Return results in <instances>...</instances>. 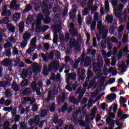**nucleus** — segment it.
<instances>
[{
  "label": "nucleus",
  "instance_id": "obj_1",
  "mask_svg": "<svg viewBox=\"0 0 129 129\" xmlns=\"http://www.w3.org/2000/svg\"><path fill=\"white\" fill-rule=\"evenodd\" d=\"M123 9V5L122 4H120L114 10V14L116 18H119V23H120V24L123 23V19L121 17V16H122Z\"/></svg>",
  "mask_w": 129,
  "mask_h": 129
},
{
  "label": "nucleus",
  "instance_id": "obj_2",
  "mask_svg": "<svg viewBox=\"0 0 129 129\" xmlns=\"http://www.w3.org/2000/svg\"><path fill=\"white\" fill-rule=\"evenodd\" d=\"M70 48H74L75 47V48L77 51L80 50V44H79V42L76 40L74 36H72L70 39Z\"/></svg>",
  "mask_w": 129,
  "mask_h": 129
},
{
  "label": "nucleus",
  "instance_id": "obj_3",
  "mask_svg": "<svg viewBox=\"0 0 129 129\" xmlns=\"http://www.w3.org/2000/svg\"><path fill=\"white\" fill-rule=\"evenodd\" d=\"M105 29V27L104 26L97 25V30L99 31V34L101 35L102 34V39L103 40H104L106 38L107 34H108V30Z\"/></svg>",
  "mask_w": 129,
  "mask_h": 129
},
{
  "label": "nucleus",
  "instance_id": "obj_4",
  "mask_svg": "<svg viewBox=\"0 0 129 129\" xmlns=\"http://www.w3.org/2000/svg\"><path fill=\"white\" fill-rule=\"evenodd\" d=\"M60 68V64L56 62H51L48 66V72H52L53 69V72H57Z\"/></svg>",
  "mask_w": 129,
  "mask_h": 129
},
{
  "label": "nucleus",
  "instance_id": "obj_5",
  "mask_svg": "<svg viewBox=\"0 0 129 129\" xmlns=\"http://www.w3.org/2000/svg\"><path fill=\"white\" fill-rule=\"evenodd\" d=\"M52 27H53V30H55L56 31L54 32L53 33V39L56 40V41H57V40H58V35L57 34V33H58V32H59V31L61 30L59 29H61V25L55 24L53 25Z\"/></svg>",
  "mask_w": 129,
  "mask_h": 129
},
{
  "label": "nucleus",
  "instance_id": "obj_6",
  "mask_svg": "<svg viewBox=\"0 0 129 129\" xmlns=\"http://www.w3.org/2000/svg\"><path fill=\"white\" fill-rule=\"evenodd\" d=\"M70 27L71 29H69V33L71 36H78V31H77L74 27H75V25L74 23H71L70 24Z\"/></svg>",
  "mask_w": 129,
  "mask_h": 129
},
{
  "label": "nucleus",
  "instance_id": "obj_7",
  "mask_svg": "<svg viewBox=\"0 0 129 129\" xmlns=\"http://www.w3.org/2000/svg\"><path fill=\"white\" fill-rule=\"evenodd\" d=\"M96 21H98V14L95 13L94 15V20L92 22L91 25V31H94L95 30V27H96Z\"/></svg>",
  "mask_w": 129,
  "mask_h": 129
},
{
  "label": "nucleus",
  "instance_id": "obj_8",
  "mask_svg": "<svg viewBox=\"0 0 129 129\" xmlns=\"http://www.w3.org/2000/svg\"><path fill=\"white\" fill-rule=\"evenodd\" d=\"M51 75L52 77L50 78L51 79V80H52V81H55V82H59V81L61 80V75L60 74L58 73L56 74H56H55V73H52Z\"/></svg>",
  "mask_w": 129,
  "mask_h": 129
},
{
  "label": "nucleus",
  "instance_id": "obj_9",
  "mask_svg": "<svg viewBox=\"0 0 129 129\" xmlns=\"http://www.w3.org/2000/svg\"><path fill=\"white\" fill-rule=\"evenodd\" d=\"M28 77H31L32 75V71H31V69L28 70V71L26 70H23L22 72V78L23 79H26L27 78V76Z\"/></svg>",
  "mask_w": 129,
  "mask_h": 129
},
{
  "label": "nucleus",
  "instance_id": "obj_10",
  "mask_svg": "<svg viewBox=\"0 0 129 129\" xmlns=\"http://www.w3.org/2000/svg\"><path fill=\"white\" fill-rule=\"evenodd\" d=\"M66 100V95L65 93H62L61 96H59L57 99V104L60 105L62 103H64Z\"/></svg>",
  "mask_w": 129,
  "mask_h": 129
},
{
  "label": "nucleus",
  "instance_id": "obj_11",
  "mask_svg": "<svg viewBox=\"0 0 129 129\" xmlns=\"http://www.w3.org/2000/svg\"><path fill=\"white\" fill-rule=\"evenodd\" d=\"M32 71L33 73H35L36 74H38V73H40L41 71H42V67L40 66H33Z\"/></svg>",
  "mask_w": 129,
  "mask_h": 129
},
{
  "label": "nucleus",
  "instance_id": "obj_12",
  "mask_svg": "<svg viewBox=\"0 0 129 129\" xmlns=\"http://www.w3.org/2000/svg\"><path fill=\"white\" fill-rule=\"evenodd\" d=\"M1 64L3 65V66L9 67V66L12 64V60L10 59V58H6L2 61Z\"/></svg>",
  "mask_w": 129,
  "mask_h": 129
},
{
  "label": "nucleus",
  "instance_id": "obj_13",
  "mask_svg": "<svg viewBox=\"0 0 129 129\" xmlns=\"http://www.w3.org/2000/svg\"><path fill=\"white\" fill-rule=\"evenodd\" d=\"M35 6H34V10L36 12H38L39 11L40 8H41V1L39 0H35Z\"/></svg>",
  "mask_w": 129,
  "mask_h": 129
},
{
  "label": "nucleus",
  "instance_id": "obj_14",
  "mask_svg": "<svg viewBox=\"0 0 129 129\" xmlns=\"http://www.w3.org/2000/svg\"><path fill=\"white\" fill-rule=\"evenodd\" d=\"M20 19H21V14L19 13H16L14 14L12 17V20H13L14 22H15V23L19 22Z\"/></svg>",
  "mask_w": 129,
  "mask_h": 129
},
{
  "label": "nucleus",
  "instance_id": "obj_15",
  "mask_svg": "<svg viewBox=\"0 0 129 129\" xmlns=\"http://www.w3.org/2000/svg\"><path fill=\"white\" fill-rule=\"evenodd\" d=\"M70 101L72 103H74V104H77L78 105L79 103H80V99L77 100L75 97L73 96L70 98Z\"/></svg>",
  "mask_w": 129,
  "mask_h": 129
},
{
  "label": "nucleus",
  "instance_id": "obj_16",
  "mask_svg": "<svg viewBox=\"0 0 129 129\" xmlns=\"http://www.w3.org/2000/svg\"><path fill=\"white\" fill-rule=\"evenodd\" d=\"M107 99L108 100H111L110 102L112 101V100H114V99H116V94H111L110 95H108L106 96Z\"/></svg>",
  "mask_w": 129,
  "mask_h": 129
},
{
  "label": "nucleus",
  "instance_id": "obj_17",
  "mask_svg": "<svg viewBox=\"0 0 129 129\" xmlns=\"http://www.w3.org/2000/svg\"><path fill=\"white\" fill-rule=\"evenodd\" d=\"M25 101L30 102V104L33 105L35 102H36V99L35 98H32L31 97H28L25 99Z\"/></svg>",
  "mask_w": 129,
  "mask_h": 129
},
{
  "label": "nucleus",
  "instance_id": "obj_18",
  "mask_svg": "<svg viewBox=\"0 0 129 129\" xmlns=\"http://www.w3.org/2000/svg\"><path fill=\"white\" fill-rule=\"evenodd\" d=\"M23 38L25 41H29L31 39V33L25 32L23 36Z\"/></svg>",
  "mask_w": 129,
  "mask_h": 129
},
{
  "label": "nucleus",
  "instance_id": "obj_19",
  "mask_svg": "<svg viewBox=\"0 0 129 129\" xmlns=\"http://www.w3.org/2000/svg\"><path fill=\"white\" fill-rule=\"evenodd\" d=\"M33 21H34V17L33 16L29 15L26 22V25H31L32 23L33 22Z\"/></svg>",
  "mask_w": 129,
  "mask_h": 129
},
{
  "label": "nucleus",
  "instance_id": "obj_20",
  "mask_svg": "<svg viewBox=\"0 0 129 129\" xmlns=\"http://www.w3.org/2000/svg\"><path fill=\"white\" fill-rule=\"evenodd\" d=\"M79 112H81V110H77L73 113L72 115V119H73V120H76V119H77V117H78V115H79Z\"/></svg>",
  "mask_w": 129,
  "mask_h": 129
},
{
  "label": "nucleus",
  "instance_id": "obj_21",
  "mask_svg": "<svg viewBox=\"0 0 129 129\" xmlns=\"http://www.w3.org/2000/svg\"><path fill=\"white\" fill-rule=\"evenodd\" d=\"M106 21L108 24H112L113 22V18L110 15H108L106 17Z\"/></svg>",
  "mask_w": 129,
  "mask_h": 129
},
{
  "label": "nucleus",
  "instance_id": "obj_22",
  "mask_svg": "<svg viewBox=\"0 0 129 129\" xmlns=\"http://www.w3.org/2000/svg\"><path fill=\"white\" fill-rule=\"evenodd\" d=\"M28 84H29V80L24 79L20 84V85L22 87H25V86H28Z\"/></svg>",
  "mask_w": 129,
  "mask_h": 129
},
{
  "label": "nucleus",
  "instance_id": "obj_23",
  "mask_svg": "<svg viewBox=\"0 0 129 129\" xmlns=\"http://www.w3.org/2000/svg\"><path fill=\"white\" fill-rule=\"evenodd\" d=\"M8 27L9 31L11 32V33H15V32H16V27L14 26L13 24L12 23L10 24Z\"/></svg>",
  "mask_w": 129,
  "mask_h": 129
},
{
  "label": "nucleus",
  "instance_id": "obj_24",
  "mask_svg": "<svg viewBox=\"0 0 129 129\" xmlns=\"http://www.w3.org/2000/svg\"><path fill=\"white\" fill-rule=\"evenodd\" d=\"M19 32L21 34H23V32H24V29H25V23H24L23 22L20 23L19 25Z\"/></svg>",
  "mask_w": 129,
  "mask_h": 129
},
{
  "label": "nucleus",
  "instance_id": "obj_25",
  "mask_svg": "<svg viewBox=\"0 0 129 129\" xmlns=\"http://www.w3.org/2000/svg\"><path fill=\"white\" fill-rule=\"evenodd\" d=\"M126 68H127V67L125 65L122 66V64H121L119 67V70H121L120 73H124V72H126Z\"/></svg>",
  "mask_w": 129,
  "mask_h": 129
},
{
  "label": "nucleus",
  "instance_id": "obj_26",
  "mask_svg": "<svg viewBox=\"0 0 129 129\" xmlns=\"http://www.w3.org/2000/svg\"><path fill=\"white\" fill-rule=\"evenodd\" d=\"M85 69H83L81 71V80L83 81L85 79L86 75H85Z\"/></svg>",
  "mask_w": 129,
  "mask_h": 129
},
{
  "label": "nucleus",
  "instance_id": "obj_27",
  "mask_svg": "<svg viewBox=\"0 0 129 129\" xmlns=\"http://www.w3.org/2000/svg\"><path fill=\"white\" fill-rule=\"evenodd\" d=\"M66 75H67V76H69L71 80H75V79H76V74L68 73V74H66Z\"/></svg>",
  "mask_w": 129,
  "mask_h": 129
},
{
  "label": "nucleus",
  "instance_id": "obj_28",
  "mask_svg": "<svg viewBox=\"0 0 129 129\" xmlns=\"http://www.w3.org/2000/svg\"><path fill=\"white\" fill-rule=\"evenodd\" d=\"M42 74L44 76H47L49 74V71H48V68L47 67H44L42 70Z\"/></svg>",
  "mask_w": 129,
  "mask_h": 129
},
{
  "label": "nucleus",
  "instance_id": "obj_29",
  "mask_svg": "<svg viewBox=\"0 0 129 129\" xmlns=\"http://www.w3.org/2000/svg\"><path fill=\"white\" fill-rule=\"evenodd\" d=\"M43 23L46 24H50L51 23V18L48 16H45L43 19Z\"/></svg>",
  "mask_w": 129,
  "mask_h": 129
},
{
  "label": "nucleus",
  "instance_id": "obj_30",
  "mask_svg": "<svg viewBox=\"0 0 129 129\" xmlns=\"http://www.w3.org/2000/svg\"><path fill=\"white\" fill-rule=\"evenodd\" d=\"M31 90L29 88H26L23 91V94L24 95H29L31 93Z\"/></svg>",
  "mask_w": 129,
  "mask_h": 129
},
{
  "label": "nucleus",
  "instance_id": "obj_31",
  "mask_svg": "<svg viewBox=\"0 0 129 129\" xmlns=\"http://www.w3.org/2000/svg\"><path fill=\"white\" fill-rule=\"evenodd\" d=\"M12 89L15 91V92H17L20 90V86L17 84H13L12 85Z\"/></svg>",
  "mask_w": 129,
  "mask_h": 129
},
{
  "label": "nucleus",
  "instance_id": "obj_32",
  "mask_svg": "<svg viewBox=\"0 0 129 129\" xmlns=\"http://www.w3.org/2000/svg\"><path fill=\"white\" fill-rule=\"evenodd\" d=\"M36 43L37 38H36V37H34L33 38H32L30 42V45L34 46V47H36V46H37Z\"/></svg>",
  "mask_w": 129,
  "mask_h": 129
},
{
  "label": "nucleus",
  "instance_id": "obj_33",
  "mask_svg": "<svg viewBox=\"0 0 129 129\" xmlns=\"http://www.w3.org/2000/svg\"><path fill=\"white\" fill-rule=\"evenodd\" d=\"M5 96L7 98H9V97H11V96H12V91L10 90V89H8L6 90Z\"/></svg>",
  "mask_w": 129,
  "mask_h": 129
},
{
  "label": "nucleus",
  "instance_id": "obj_34",
  "mask_svg": "<svg viewBox=\"0 0 129 129\" xmlns=\"http://www.w3.org/2000/svg\"><path fill=\"white\" fill-rule=\"evenodd\" d=\"M9 84H10V82L8 81L5 82V83L4 82H0V86L1 87H3L4 88H6V87H7V85Z\"/></svg>",
  "mask_w": 129,
  "mask_h": 129
},
{
  "label": "nucleus",
  "instance_id": "obj_35",
  "mask_svg": "<svg viewBox=\"0 0 129 129\" xmlns=\"http://www.w3.org/2000/svg\"><path fill=\"white\" fill-rule=\"evenodd\" d=\"M41 57L42 58V60L45 62H48L49 61V59L48 58V54H45L44 53H41Z\"/></svg>",
  "mask_w": 129,
  "mask_h": 129
},
{
  "label": "nucleus",
  "instance_id": "obj_36",
  "mask_svg": "<svg viewBox=\"0 0 129 129\" xmlns=\"http://www.w3.org/2000/svg\"><path fill=\"white\" fill-rule=\"evenodd\" d=\"M105 8L106 13H108L109 12V3L108 1L105 2Z\"/></svg>",
  "mask_w": 129,
  "mask_h": 129
},
{
  "label": "nucleus",
  "instance_id": "obj_37",
  "mask_svg": "<svg viewBox=\"0 0 129 129\" xmlns=\"http://www.w3.org/2000/svg\"><path fill=\"white\" fill-rule=\"evenodd\" d=\"M11 51V48H7L5 50V54L7 57H11V55H12Z\"/></svg>",
  "mask_w": 129,
  "mask_h": 129
},
{
  "label": "nucleus",
  "instance_id": "obj_38",
  "mask_svg": "<svg viewBox=\"0 0 129 129\" xmlns=\"http://www.w3.org/2000/svg\"><path fill=\"white\" fill-rule=\"evenodd\" d=\"M86 22L87 23V25H91V23H92V17H88L86 18Z\"/></svg>",
  "mask_w": 129,
  "mask_h": 129
},
{
  "label": "nucleus",
  "instance_id": "obj_39",
  "mask_svg": "<svg viewBox=\"0 0 129 129\" xmlns=\"http://www.w3.org/2000/svg\"><path fill=\"white\" fill-rule=\"evenodd\" d=\"M10 18L6 17L3 19L2 22L3 24H4L5 25H7V24H9L10 22Z\"/></svg>",
  "mask_w": 129,
  "mask_h": 129
},
{
  "label": "nucleus",
  "instance_id": "obj_40",
  "mask_svg": "<svg viewBox=\"0 0 129 129\" xmlns=\"http://www.w3.org/2000/svg\"><path fill=\"white\" fill-rule=\"evenodd\" d=\"M47 113H48L47 110L43 109L40 112V116L41 117H45L46 116V115H47Z\"/></svg>",
  "mask_w": 129,
  "mask_h": 129
},
{
  "label": "nucleus",
  "instance_id": "obj_41",
  "mask_svg": "<svg viewBox=\"0 0 129 129\" xmlns=\"http://www.w3.org/2000/svg\"><path fill=\"white\" fill-rule=\"evenodd\" d=\"M28 44V41L27 40H23L21 43V47L22 49H24Z\"/></svg>",
  "mask_w": 129,
  "mask_h": 129
},
{
  "label": "nucleus",
  "instance_id": "obj_42",
  "mask_svg": "<svg viewBox=\"0 0 129 129\" xmlns=\"http://www.w3.org/2000/svg\"><path fill=\"white\" fill-rule=\"evenodd\" d=\"M32 6L29 5H27L25 7V10L23 11L24 13H27L28 12H30L31 10H32Z\"/></svg>",
  "mask_w": 129,
  "mask_h": 129
},
{
  "label": "nucleus",
  "instance_id": "obj_43",
  "mask_svg": "<svg viewBox=\"0 0 129 129\" xmlns=\"http://www.w3.org/2000/svg\"><path fill=\"white\" fill-rule=\"evenodd\" d=\"M58 93V87L54 86L52 88V94L56 95Z\"/></svg>",
  "mask_w": 129,
  "mask_h": 129
},
{
  "label": "nucleus",
  "instance_id": "obj_44",
  "mask_svg": "<svg viewBox=\"0 0 129 129\" xmlns=\"http://www.w3.org/2000/svg\"><path fill=\"white\" fill-rule=\"evenodd\" d=\"M126 98L121 96L120 97L119 103L120 104H122V103H126Z\"/></svg>",
  "mask_w": 129,
  "mask_h": 129
},
{
  "label": "nucleus",
  "instance_id": "obj_45",
  "mask_svg": "<svg viewBox=\"0 0 129 129\" xmlns=\"http://www.w3.org/2000/svg\"><path fill=\"white\" fill-rule=\"evenodd\" d=\"M95 84V80H91L88 86V89H90L93 86V85H94Z\"/></svg>",
  "mask_w": 129,
  "mask_h": 129
},
{
  "label": "nucleus",
  "instance_id": "obj_46",
  "mask_svg": "<svg viewBox=\"0 0 129 129\" xmlns=\"http://www.w3.org/2000/svg\"><path fill=\"white\" fill-rule=\"evenodd\" d=\"M55 110H56V105H55V103H52L50 106V112H54Z\"/></svg>",
  "mask_w": 129,
  "mask_h": 129
},
{
  "label": "nucleus",
  "instance_id": "obj_47",
  "mask_svg": "<svg viewBox=\"0 0 129 129\" xmlns=\"http://www.w3.org/2000/svg\"><path fill=\"white\" fill-rule=\"evenodd\" d=\"M83 62H84L85 64H87V63L90 64V63H91V60L90 59V57L87 56Z\"/></svg>",
  "mask_w": 129,
  "mask_h": 129
},
{
  "label": "nucleus",
  "instance_id": "obj_48",
  "mask_svg": "<svg viewBox=\"0 0 129 129\" xmlns=\"http://www.w3.org/2000/svg\"><path fill=\"white\" fill-rule=\"evenodd\" d=\"M16 3L15 1H12L9 6L10 9H11V10H13V9H15V7H16Z\"/></svg>",
  "mask_w": 129,
  "mask_h": 129
},
{
  "label": "nucleus",
  "instance_id": "obj_49",
  "mask_svg": "<svg viewBox=\"0 0 129 129\" xmlns=\"http://www.w3.org/2000/svg\"><path fill=\"white\" fill-rule=\"evenodd\" d=\"M97 111V108H95V109L92 110L93 113L91 114V116H93V117L91 118V120H93L94 118H95V113H96V111ZM94 113V114H93Z\"/></svg>",
  "mask_w": 129,
  "mask_h": 129
},
{
  "label": "nucleus",
  "instance_id": "obj_50",
  "mask_svg": "<svg viewBox=\"0 0 129 129\" xmlns=\"http://www.w3.org/2000/svg\"><path fill=\"white\" fill-rule=\"evenodd\" d=\"M58 118H59V116H58V115H55L54 116L53 122L54 124H57V123H58V120L59 119Z\"/></svg>",
  "mask_w": 129,
  "mask_h": 129
},
{
  "label": "nucleus",
  "instance_id": "obj_51",
  "mask_svg": "<svg viewBox=\"0 0 129 129\" xmlns=\"http://www.w3.org/2000/svg\"><path fill=\"white\" fill-rule=\"evenodd\" d=\"M48 60H53L54 59V51H51L49 53V55H48Z\"/></svg>",
  "mask_w": 129,
  "mask_h": 129
},
{
  "label": "nucleus",
  "instance_id": "obj_52",
  "mask_svg": "<svg viewBox=\"0 0 129 129\" xmlns=\"http://www.w3.org/2000/svg\"><path fill=\"white\" fill-rule=\"evenodd\" d=\"M57 123H58L57 127H61V126H62V125L63 123V120L61 118H59L57 120Z\"/></svg>",
  "mask_w": 129,
  "mask_h": 129
},
{
  "label": "nucleus",
  "instance_id": "obj_53",
  "mask_svg": "<svg viewBox=\"0 0 129 129\" xmlns=\"http://www.w3.org/2000/svg\"><path fill=\"white\" fill-rule=\"evenodd\" d=\"M44 20V16L42 14H39L37 16V18L36 19V21H40L42 22V21Z\"/></svg>",
  "mask_w": 129,
  "mask_h": 129
},
{
  "label": "nucleus",
  "instance_id": "obj_54",
  "mask_svg": "<svg viewBox=\"0 0 129 129\" xmlns=\"http://www.w3.org/2000/svg\"><path fill=\"white\" fill-rule=\"evenodd\" d=\"M78 23L80 26L82 25V18L81 17V15H79L78 16Z\"/></svg>",
  "mask_w": 129,
  "mask_h": 129
},
{
  "label": "nucleus",
  "instance_id": "obj_55",
  "mask_svg": "<svg viewBox=\"0 0 129 129\" xmlns=\"http://www.w3.org/2000/svg\"><path fill=\"white\" fill-rule=\"evenodd\" d=\"M111 41L114 44H118V40L115 38V37L113 36L111 38Z\"/></svg>",
  "mask_w": 129,
  "mask_h": 129
},
{
  "label": "nucleus",
  "instance_id": "obj_56",
  "mask_svg": "<svg viewBox=\"0 0 129 129\" xmlns=\"http://www.w3.org/2000/svg\"><path fill=\"white\" fill-rule=\"evenodd\" d=\"M10 126V122L7 121L3 124L4 129H8V127Z\"/></svg>",
  "mask_w": 129,
  "mask_h": 129
},
{
  "label": "nucleus",
  "instance_id": "obj_57",
  "mask_svg": "<svg viewBox=\"0 0 129 129\" xmlns=\"http://www.w3.org/2000/svg\"><path fill=\"white\" fill-rule=\"evenodd\" d=\"M41 9H47L48 7V3L47 2H43V3L41 5Z\"/></svg>",
  "mask_w": 129,
  "mask_h": 129
},
{
  "label": "nucleus",
  "instance_id": "obj_58",
  "mask_svg": "<svg viewBox=\"0 0 129 129\" xmlns=\"http://www.w3.org/2000/svg\"><path fill=\"white\" fill-rule=\"evenodd\" d=\"M38 107L37 105H34L32 107V109L33 112H36V111L38 110Z\"/></svg>",
  "mask_w": 129,
  "mask_h": 129
},
{
  "label": "nucleus",
  "instance_id": "obj_59",
  "mask_svg": "<svg viewBox=\"0 0 129 129\" xmlns=\"http://www.w3.org/2000/svg\"><path fill=\"white\" fill-rule=\"evenodd\" d=\"M111 4L113 7L116 8V7H117V0H112Z\"/></svg>",
  "mask_w": 129,
  "mask_h": 129
},
{
  "label": "nucleus",
  "instance_id": "obj_60",
  "mask_svg": "<svg viewBox=\"0 0 129 129\" xmlns=\"http://www.w3.org/2000/svg\"><path fill=\"white\" fill-rule=\"evenodd\" d=\"M44 49L46 50H49V49H50V45L48 43H44Z\"/></svg>",
  "mask_w": 129,
  "mask_h": 129
},
{
  "label": "nucleus",
  "instance_id": "obj_61",
  "mask_svg": "<svg viewBox=\"0 0 129 129\" xmlns=\"http://www.w3.org/2000/svg\"><path fill=\"white\" fill-rule=\"evenodd\" d=\"M67 14H68V9L66 8L64 9L62 12V17H66V16H67Z\"/></svg>",
  "mask_w": 129,
  "mask_h": 129
},
{
  "label": "nucleus",
  "instance_id": "obj_62",
  "mask_svg": "<svg viewBox=\"0 0 129 129\" xmlns=\"http://www.w3.org/2000/svg\"><path fill=\"white\" fill-rule=\"evenodd\" d=\"M93 77V73L91 71H88V74H87V77H90V78H92V77Z\"/></svg>",
  "mask_w": 129,
  "mask_h": 129
},
{
  "label": "nucleus",
  "instance_id": "obj_63",
  "mask_svg": "<svg viewBox=\"0 0 129 129\" xmlns=\"http://www.w3.org/2000/svg\"><path fill=\"white\" fill-rule=\"evenodd\" d=\"M11 103H12V101L10 99H7L5 101V106H9V105H11Z\"/></svg>",
  "mask_w": 129,
  "mask_h": 129
},
{
  "label": "nucleus",
  "instance_id": "obj_64",
  "mask_svg": "<svg viewBox=\"0 0 129 129\" xmlns=\"http://www.w3.org/2000/svg\"><path fill=\"white\" fill-rule=\"evenodd\" d=\"M109 31L111 35H112V34H114V26H112L110 27Z\"/></svg>",
  "mask_w": 129,
  "mask_h": 129
}]
</instances>
